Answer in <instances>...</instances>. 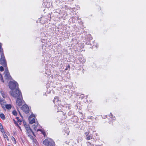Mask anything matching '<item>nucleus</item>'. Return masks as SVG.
I'll use <instances>...</instances> for the list:
<instances>
[{
    "label": "nucleus",
    "mask_w": 146,
    "mask_h": 146,
    "mask_svg": "<svg viewBox=\"0 0 146 146\" xmlns=\"http://www.w3.org/2000/svg\"><path fill=\"white\" fill-rule=\"evenodd\" d=\"M10 93L11 96L14 98H22V96L21 93L19 90V88H17L14 90H12L10 92Z\"/></svg>",
    "instance_id": "nucleus-1"
},
{
    "label": "nucleus",
    "mask_w": 146,
    "mask_h": 146,
    "mask_svg": "<svg viewBox=\"0 0 146 146\" xmlns=\"http://www.w3.org/2000/svg\"><path fill=\"white\" fill-rule=\"evenodd\" d=\"M45 146H54L55 143L51 139H46L43 142Z\"/></svg>",
    "instance_id": "nucleus-2"
},
{
    "label": "nucleus",
    "mask_w": 146,
    "mask_h": 146,
    "mask_svg": "<svg viewBox=\"0 0 146 146\" xmlns=\"http://www.w3.org/2000/svg\"><path fill=\"white\" fill-rule=\"evenodd\" d=\"M9 88L11 90L16 89L18 88V84L17 82L15 81H10L9 82Z\"/></svg>",
    "instance_id": "nucleus-3"
},
{
    "label": "nucleus",
    "mask_w": 146,
    "mask_h": 146,
    "mask_svg": "<svg viewBox=\"0 0 146 146\" xmlns=\"http://www.w3.org/2000/svg\"><path fill=\"white\" fill-rule=\"evenodd\" d=\"M1 58L0 60V64H1L4 67H7V64L6 63L5 59L4 54H1Z\"/></svg>",
    "instance_id": "nucleus-4"
},
{
    "label": "nucleus",
    "mask_w": 146,
    "mask_h": 146,
    "mask_svg": "<svg viewBox=\"0 0 146 146\" xmlns=\"http://www.w3.org/2000/svg\"><path fill=\"white\" fill-rule=\"evenodd\" d=\"M5 78L6 79L8 80H11L12 78L8 70L7 67L5 72Z\"/></svg>",
    "instance_id": "nucleus-5"
},
{
    "label": "nucleus",
    "mask_w": 146,
    "mask_h": 146,
    "mask_svg": "<svg viewBox=\"0 0 146 146\" xmlns=\"http://www.w3.org/2000/svg\"><path fill=\"white\" fill-rule=\"evenodd\" d=\"M27 131L26 134L31 139H34V137L32 136V134L34 135V133L33 132L32 130L31 129H28Z\"/></svg>",
    "instance_id": "nucleus-6"
},
{
    "label": "nucleus",
    "mask_w": 146,
    "mask_h": 146,
    "mask_svg": "<svg viewBox=\"0 0 146 146\" xmlns=\"http://www.w3.org/2000/svg\"><path fill=\"white\" fill-rule=\"evenodd\" d=\"M22 110L26 113H29V109L28 106L26 105H23L21 108Z\"/></svg>",
    "instance_id": "nucleus-7"
},
{
    "label": "nucleus",
    "mask_w": 146,
    "mask_h": 146,
    "mask_svg": "<svg viewBox=\"0 0 146 146\" xmlns=\"http://www.w3.org/2000/svg\"><path fill=\"white\" fill-rule=\"evenodd\" d=\"M22 99H23V97H18L17 98L16 101V104L18 106H21L22 104Z\"/></svg>",
    "instance_id": "nucleus-8"
},
{
    "label": "nucleus",
    "mask_w": 146,
    "mask_h": 146,
    "mask_svg": "<svg viewBox=\"0 0 146 146\" xmlns=\"http://www.w3.org/2000/svg\"><path fill=\"white\" fill-rule=\"evenodd\" d=\"M33 115H31L29 118V123L31 124L35 122V119L34 118H32Z\"/></svg>",
    "instance_id": "nucleus-9"
},
{
    "label": "nucleus",
    "mask_w": 146,
    "mask_h": 146,
    "mask_svg": "<svg viewBox=\"0 0 146 146\" xmlns=\"http://www.w3.org/2000/svg\"><path fill=\"white\" fill-rule=\"evenodd\" d=\"M0 93L3 98H5L6 97V94L5 93L4 91H0Z\"/></svg>",
    "instance_id": "nucleus-10"
},
{
    "label": "nucleus",
    "mask_w": 146,
    "mask_h": 146,
    "mask_svg": "<svg viewBox=\"0 0 146 146\" xmlns=\"http://www.w3.org/2000/svg\"><path fill=\"white\" fill-rule=\"evenodd\" d=\"M5 108L8 109H10L11 108V106L10 104H7L5 105Z\"/></svg>",
    "instance_id": "nucleus-11"
},
{
    "label": "nucleus",
    "mask_w": 146,
    "mask_h": 146,
    "mask_svg": "<svg viewBox=\"0 0 146 146\" xmlns=\"http://www.w3.org/2000/svg\"><path fill=\"white\" fill-rule=\"evenodd\" d=\"M23 123H24V122H23ZM24 125L26 129V131L28 129H31L30 127H29V126L28 125L26 124L25 123H24Z\"/></svg>",
    "instance_id": "nucleus-12"
},
{
    "label": "nucleus",
    "mask_w": 146,
    "mask_h": 146,
    "mask_svg": "<svg viewBox=\"0 0 146 146\" xmlns=\"http://www.w3.org/2000/svg\"><path fill=\"white\" fill-rule=\"evenodd\" d=\"M11 139L13 143L15 144H16L17 143L16 141L15 138L12 136L11 137Z\"/></svg>",
    "instance_id": "nucleus-13"
},
{
    "label": "nucleus",
    "mask_w": 146,
    "mask_h": 146,
    "mask_svg": "<svg viewBox=\"0 0 146 146\" xmlns=\"http://www.w3.org/2000/svg\"><path fill=\"white\" fill-rule=\"evenodd\" d=\"M92 138V136L91 134L89 135H88L86 137V139L87 140H89L90 139H91Z\"/></svg>",
    "instance_id": "nucleus-14"
},
{
    "label": "nucleus",
    "mask_w": 146,
    "mask_h": 146,
    "mask_svg": "<svg viewBox=\"0 0 146 146\" xmlns=\"http://www.w3.org/2000/svg\"><path fill=\"white\" fill-rule=\"evenodd\" d=\"M6 103L5 101L0 102V104L3 108H4L5 104Z\"/></svg>",
    "instance_id": "nucleus-15"
},
{
    "label": "nucleus",
    "mask_w": 146,
    "mask_h": 146,
    "mask_svg": "<svg viewBox=\"0 0 146 146\" xmlns=\"http://www.w3.org/2000/svg\"><path fill=\"white\" fill-rule=\"evenodd\" d=\"M0 117L3 119H5V115L3 113H1L0 114Z\"/></svg>",
    "instance_id": "nucleus-16"
},
{
    "label": "nucleus",
    "mask_w": 146,
    "mask_h": 146,
    "mask_svg": "<svg viewBox=\"0 0 146 146\" xmlns=\"http://www.w3.org/2000/svg\"><path fill=\"white\" fill-rule=\"evenodd\" d=\"M3 50L1 47V44H0V54H3Z\"/></svg>",
    "instance_id": "nucleus-17"
},
{
    "label": "nucleus",
    "mask_w": 146,
    "mask_h": 146,
    "mask_svg": "<svg viewBox=\"0 0 146 146\" xmlns=\"http://www.w3.org/2000/svg\"><path fill=\"white\" fill-rule=\"evenodd\" d=\"M59 101L58 100V98L57 97H55L54 98V100H53V102L54 103H56V102H58Z\"/></svg>",
    "instance_id": "nucleus-18"
},
{
    "label": "nucleus",
    "mask_w": 146,
    "mask_h": 146,
    "mask_svg": "<svg viewBox=\"0 0 146 146\" xmlns=\"http://www.w3.org/2000/svg\"><path fill=\"white\" fill-rule=\"evenodd\" d=\"M38 125V123H35V125H33V128L35 130H36Z\"/></svg>",
    "instance_id": "nucleus-19"
},
{
    "label": "nucleus",
    "mask_w": 146,
    "mask_h": 146,
    "mask_svg": "<svg viewBox=\"0 0 146 146\" xmlns=\"http://www.w3.org/2000/svg\"><path fill=\"white\" fill-rule=\"evenodd\" d=\"M3 135L4 138L6 139L7 140H9V139H8V136L6 135L5 133L3 134Z\"/></svg>",
    "instance_id": "nucleus-20"
},
{
    "label": "nucleus",
    "mask_w": 146,
    "mask_h": 146,
    "mask_svg": "<svg viewBox=\"0 0 146 146\" xmlns=\"http://www.w3.org/2000/svg\"><path fill=\"white\" fill-rule=\"evenodd\" d=\"M82 140V138L80 137H79L77 139V141L78 142H79V141H81Z\"/></svg>",
    "instance_id": "nucleus-21"
},
{
    "label": "nucleus",
    "mask_w": 146,
    "mask_h": 146,
    "mask_svg": "<svg viewBox=\"0 0 146 146\" xmlns=\"http://www.w3.org/2000/svg\"><path fill=\"white\" fill-rule=\"evenodd\" d=\"M87 145L88 146H94L93 144H92L90 143L89 142H87Z\"/></svg>",
    "instance_id": "nucleus-22"
},
{
    "label": "nucleus",
    "mask_w": 146,
    "mask_h": 146,
    "mask_svg": "<svg viewBox=\"0 0 146 146\" xmlns=\"http://www.w3.org/2000/svg\"><path fill=\"white\" fill-rule=\"evenodd\" d=\"M13 114L15 115H17V113L15 110H14L12 112Z\"/></svg>",
    "instance_id": "nucleus-23"
},
{
    "label": "nucleus",
    "mask_w": 146,
    "mask_h": 146,
    "mask_svg": "<svg viewBox=\"0 0 146 146\" xmlns=\"http://www.w3.org/2000/svg\"><path fill=\"white\" fill-rule=\"evenodd\" d=\"M14 122V123L15 124L16 126H18V124L17 123V121L16 122V121L14 119H13Z\"/></svg>",
    "instance_id": "nucleus-24"
},
{
    "label": "nucleus",
    "mask_w": 146,
    "mask_h": 146,
    "mask_svg": "<svg viewBox=\"0 0 146 146\" xmlns=\"http://www.w3.org/2000/svg\"><path fill=\"white\" fill-rule=\"evenodd\" d=\"M4 69L3 67L2 66L0 67V71L1 72H2L3 71Z\"/></svg>",
    "instance_id": "nucleus-25"
},
{
    "label": "nucleus",
    "mask_w": 146,
    "mask_h": 146,
    "mask_svg": "<svg viewBox=\"0 0 146 146\" xmlns=\"http://www.w3.org/2000/svg\"><path fill=\"white\" fill-rule=\"evenodd\" d=\"M16 119L17 120V122H19V121H21V120H20L19 119V117H16Z\"/></svg>",
    "instance_id": "nucleus-26"
},
{
    "label": "nucleus",
    "mask_w": 146,
    "mask_h": 146,
    "mask_svg": "<svg viewBox=\"0 0 146 146\" xmlns=\"http://www.w3.org/2000/svg\"><path fill=\"white\" fill-rule=\"evenodd\" d=\"M5 101V100H4V99L3 98H1L0 97V102H1L4 101Z\"/></svg>",
    "instance_id": "nucleus-27"
},
{
    "label": "nucleus",
    "mask_w": 146,
    "mask_h": 146,
    "mask_svg": "<svg viewBox=\"0 0 146 146\" xmlns=\"http://www.w3.org/2000/svg\"><path fill=\"white\" fill-rule=\"evenodd\" d=\"M0 130V131L2 133H5V131L3 129H1Z\"/></svg>",
    "instance_id": "nucleus-28"
},
{
    "label": "nucleus",
    "mask_w": 146,
    "mask_h": 146,
    "mask_svg": "<svg viewBox=\"0 0 146 146\" xmlns=\"http://www.w3.org/2000/svg\"><path fill=\"white\" fill-rule=\"evenodd\" d=\"M3 127L2 125L0 123V129H3Z\"/></svg>",
    "instance_id": "nucleus-29"
},
{
    "label": "nucleus",
    "mask_w": 146,
    "mask_h": 146,
    "mask_svg": "<svg viewBox=\"0 0 146 146\" xmlns=\"http://www.w3.org/2000/svg\"><path fill=\"white\" fill-rule=\"evenodd\" d=\"M85 134L86 135V137L89 135V133L88 132H86L85 133Z\"/></svg>",
    "instance_id": "nucleus-30"
},
{
    "label": "nucleus",
    "mask_w": 146,
    "mask_h": 146,
    "mask_svg": "<svg viewBox=\"0 0 146 146\" xmlns=\"http://www.w3.org/2000/svg\"><path fill=\"white\" fill-rule=\"evenodd\" d=\"M113 115L111 113H110V116L111 117H113Z\"/></svg>",
    "instance_id": "nucleus-31"
},
{
    "label": "nucleus",
    "mask_w": 146,
    "mask_h": 146,
    "mask_svg": "<svg viewBox=\"0 0 146 146\" xmlns=\"http://www.w3.org/2000/svg\"><path fill=\"white\" fill-rule=\"evenodd\" d=\"M19 124L20 125H21V124L22 121L21 120L20 121H19Z\"/></svg>",
    "instance_id": "nucleus-32"
},
{
    "label": "nucleus",
    "mask_w": 146,
    "mask_h": 146,
    "mask_svg": "<svg viewBox=\"0 0 146 146\" xmlns=\"http://www.w3.org/2000/svg\"><path fill=\"white\" fill-rule=\"evenodd\" d=\"M17 126L18 127H19V129L21 130V127L19 125H18V126Z\"/></svg>",
    "instance_id": "nucleus-33"
},
{
    "label": "nucleus",
    "mask_w": 146,
    "mask_h": 146,
    "mask_svg": "<svg viewBox=\"0 0 146 146\" xmlns=\"http://www.w3.org/2000/svg\"><path fill=\"white\" fill-rule=\"evenodd\" d=\"M1 77H2V79H1V81L2 82H4V81H3V78H2V76H1Z\"/></svg>",
    "instance_id": "nucleus-34"
},
{
    "label": "nucleus",
    "mask_w": 146,
    "mask_h": 146,
    "mask_svg": "<svg viewBox=\"0 0 146 146\" xmlns=\"http://www.w3.org/2000/svg\"><path fill=\"white\" fill-rule=\"evenodd\" d=\"M85 60H84V61H83V62H82V63H83L84 62H85Z\"/></svg>",
    "instance_id": "nucleus-35"
},
{
    "label": "nucleus",
    "mask_w": 146,
    "mask_h": 146,
    "mask_svg": "<svg viewBox=\"0 0 146 146\" xmlns=\"http://www.w3.org/2000/svg\"><path fill=\"white\" fill-rule=\"evenodd\" d=\"M40 130L39 129H38L37 130V131H40Z\"/></svg>",
    "instance_id": "nucleus-36"
},
{
    "label": "nucleus",
    "mask_w": 146,
    "mask_h": 146,
    "mask_svg": "<svg viewBox=\"0 0 146 146\" xmlns=\"http://www.w3.org/2000/svg\"><path fill=\"white\" fill-rule=\"evenodd\" d=\"M0 44H1V43H0Z\"/></svg>",
    "instance_id": "nucleus-37"
},
{
    "label": "nucleus",
    "mask_w": 146,
    "mask_h": 146,
    "mask_svg": "<svg viewBox=\"0 0 146 146\" xmlns=\"http://www.w3.org/2000/svg\"><path fill=\"white\" fill-rule=\"evenodd\" d=\"M9 146H10V145H9Z\"/></svg>",
    "instance_id": "nucleus-38"
}]
</instances>
